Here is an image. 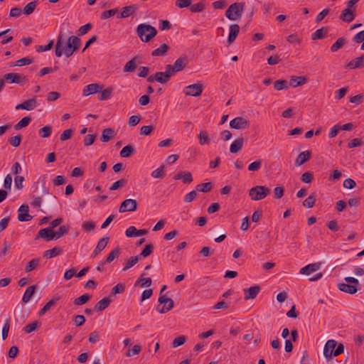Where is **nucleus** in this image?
Instances as JSON below:
<instances>
[{"label": "nucleus", "mask_w": 364, "mask_h": 364, "mask_svg": "<svg viewBox=\"0 0 364 364\" xmlns=\"http://www.w3.org/2000/svg\"><path fill=\"white\" fill-rule=\"evenodd\" d=\"M65 43V38L63 36L62 31H60L58 36L55 44V53L57 57H61L63 53L66 57L71 56L75 51L78 50L80 39L75 36H70L67 41L65 48H64Z\"/></svg>", "instance_id": "1"}, {"label": "nucleus", "mask_w": 364, "mask_h": 364, "mask_svg": "<svg viewBox=\"0 0 364 364\" xmlns=\"http://www.w3.org/2000/svg\"><path fill=\"white\" fill-rule=\"evenodd\" d=\"M136 32L143 42L150 41L157 34L155 27L146 23L139 24Z\"/></svg>", "instance_id": "2"}, {"label": "nucleus", "mask_w": 364, "mask_h": 364, "mask_svg": "<svg viewBox=\"0 0 364 364\" xmlns=\"http://www.w3.org/2000/svg\"><path fill=\"white\" fill-rule=\"evenodd\" d=\"M245 3L235 2L232 4L225 11V16L231 21H236L243 13Z\"/></svg>", "instance_id": "3"}, {"label": "nucleus", "mask_w": 364, "mask_h": 364, "mask_svg": "<svg viewBox=\"0 0 364 364\" xmlns=\"http://www.w3.org/2000/svg\"><path fill=\"white\" fill-rule=\"evenodd\" d=\"M270 189L264 186H256L249 190V196L252 200H260L270 194Z\"/></svg>", "instance_id": "4"}, {"label": "nucleus", "mask_w": 364, "mask_h": 364, "mask_svg": "<svg viewBox=\"0 0 364 364\" xmlns=\"http://www.w3.org/2000/svg\"><path fill=\"white\" fill-rule=\"evenodd\" d=\"M188 63V60L186 56L182 55L178 58L173 63V65H167V68L170 70L173 75L176 73L183 70Z\"/></svg>", "instance_id": "5"}, {"label": "nucleus", "mask_w": 364, "mask_h": 364, "mask_svg": "<svg viewBox=\"0 0 364 364\" xmlns=\"http://www.w3.org/2000/svg\"><path fill=\"white\" fill-rule=\"evenodd\" d=\"M158 301L160 304H164L161 308L158 306L156 309L160 314H165L174 306V301L171 298L167 297L166 294L160 295Z\"/></svg>", "instance_id": "6"}, {"label": "nucleus", "mask_w": 364, "mask_h": 364, "mask_svg": "<svg viewBox=\"0 0 364 364\" xmlns=\"http://www.w3.org/2000/svg\"><path fill=\"white\" fill-rule=\"evenodd\" d=\"M203 90V85L200 82H198L186 86L183 92L186 96L198 97L201 95Z\"/></svg>", "instance_id": "7"}, {"label": "nucleus", "mask_w": 364, "mask_h": 364, "mask_svg": "<svg viewBox=\"0 0 364 364\" xmlns=\"http://www.w3.org/2000/svg\"><path fill=\"white\" fill-rule=\"evenodd\" d=\"M230 127L232 129L243 130L250 127V122L246 118L237 117L230 122Z\"/></svg>", "instance_id": "8"}, {"label": "nucleus", "mask_w": 364, "mask_h": 364, "mask_svg": "<svg viewBox=\"0 0 364 364\" xmlns=\"http://www.w3.org/2000/svg\"><path fill=\"white\" fill-rule=\"evenodd\" d=\"M3 79L4 81L6 80L9 83H16L18 85H23L26 81V77L18 73H14L5 74Z\"/></svg>", "instance_id": "9"}, {"label": "nucleus", "mask_w": 364, "mask_h": 364, "mask_svg": "<svg viewBox=\"0 0 364 364\" xmlns=\"http://www.w3.org/2000/svg\"><path fill=\"white\" fill-rule=\"evenodd\" d=\"M137 209V203L134 199H126L120 205L119 213L135 211Z\"/></svg>", "instance_id": "10"}, {"label": "nucleus", "mask_w": 364, "mask_h": 364, "mask_svg": "<svg viewBox=\"0 0 364 364\" xmlns=\"http://www.w3.org/2000/svg\"><path fill=\"white\" fill-rule=\"evenodd\" d=\"M164 72H157L154 74V78L156 79V82H159L161 84H166L168 82L169 79L173 76V74L167 68V65H166Z\"/></svg>", "instance_id": "11"}, {"label": "nucleus", "mask_w": 364, "mask_h": 364, "mask_svg": "<svg viewBox=\"0 0 364 364\" xmlns=\"http://www.w3.org/2000/svg\"><path fill=\"white\" fill-rule=\"evenodd\" d=\"M29 207L28 205H21L18 208V220L20 222L30 221L33 217L28 214Z\"/></svg>", "instance_id": "12"}, {"label": "nucleus", "mask_w": 364, "mask_h": 364, "mask_svg": "<svg viewBox=\"0 0 364 364\" xmlns=\"http://www.w3.org/2000/svg\"><path fill=\"white\" fill-rule=\"evenodd\" d=\"M336 346V341L333 339L327 341L323 348V355L326 359H331L333 357V355H330V353L331 351H332V353L335 352Z\"/></svg>", "instance_id": "13"}, {"label": "nucleus", "mask_w": 364, "mask_h": 364, "mask_svg": "<svg viewBox=\"0 0 364 364\" xmlns=\"http://www.w3.org/2000/svg\"><path fill=\"white\" fill-rule=\"evenodd\" d=\"M311 157V152L310 151H304L301 152L296 157L294 165L298 167L303 165L308 161Z\"/></svg>", "instance_id": "14"}, {"label": "nucleus", "mask_w": 364, "mask_h": 364, "mask_svg": "<svg viewBox=\"0 0 364 364\" xmlns=\"http://www.w3.org/2000/svg\"><path fill=\"white\" fill-rule=\"evenodd\" d=\"M39 237L44 239L46 241H50L54 239L53 231L48 228L41 229L38 231L35 239L37 240Z\"/></svg>", "instance_id": "15"}, {"label": "nucleus", "mask_w": 364, "mask_h": 364, "mask_svg": "<svg viewBox=\"0 0 364 364\" xmlns=\"http://www.w3.org/2000/svg\"><path fill=\"white\" fill-rule=\"evenodd\" d=\"M147 232L146 229L137 230L134 226H130L127 229L125 235L128 237H133L146 235Z\"/></svg>", "instance_id": "16"}, {"label": "nucleus", "mask_w": 364, "mask_h": 364, "mask_svg": "<svg viewBox=\"0 0 364 364\" xmlns=\"http://www.w3.org/2000/svg\"><path fill=\"white\" fill-rule=\"evenodd\" d=\"M102 89V86L97 83L90 84L85 86L83 89V95L88 96L90 95L98 93Z\"/></svg>", "instance_id": "17"}, {"label": "nucleus", "mask_w": 364, "mask_h": 364, "mask_svg": "<svg viewBox=\"0 0 364 364\" xmlns=\"http://www.w3.org/2000/svg\"><path fill=\"white\" fill-rule=\"evenodd\" d=\"M260 287L259 286L251 287L248 289H245V300L253 299L257 297L259 293Z\"/></svg>", "instance_id": "18"}, {"label": "nucleus", "mask_w": 364, "mask_h": 364, "mask_svg": "<svg viewBox=\"0 0 364 364\" xmlns=\"http://www.w3.org/2000/svg\"><path fill=\"white\" fill-rule=\"evenodd\" d=\"M109 240V237H104L99 240L97 245L92 252V257H95L101 251H102L108 244Z\"/></svg>", "instance_id": "19"}, {"label": "nucleus", "mask_w": 364, "mask_h": 364, "mask_svg": "<svg viewBox=\"0 0 364 364\" xmlns=\"http://www.w3.org/2000/svg\"><path fill=\"white\" fill-rule=\"evenodd\" d=\"M363 67H364V53L361 56L355 58V59L352 60L347 65V68L349 69L361 68Z\"/></svg>", "instance_id": "20"}, {"label": "nucleus", "mask_w": 364, "mask_h": 364, "mask_svg": "<svg viewBox=\"0 0 364 364\" xmlns=\"http://www.w3.org/2000/svg\"><path fill=\"white\" fill-rule=\"evenodd\" d=\"M245 139L243 137L235 140L230 146V151L232 154H237L240 151L243 147Z\"/></svg>", "instance_id": "21"}, {"label": "nucleus", "mask_w": 364, "mask_h": 364, "mask_svg": "<svg viewBox=\"0 0 364 364\" xmlns=\"http://www.w3.org/2000/svg\"><path fill=\"white\" fill-rule=\"evenodd\" d=\"M338 286L339 290H341L343 292H346V293L353 294L358 291V287L355 284H348H348L341 283V284H338Z\"/></svg>", "instance_id": "22"}, {"label": "nucleus", "mask_w": 364, "mask_h": 364, "mask_svg": "<svg viewBox=\"0 0 364 364\" xmlns=\"http://www.w3.org/2000/svg\"><path fill=\"white\" fill-rule=\"evenodd\" d=\"M137 9V6L136 5H130L127 6L122 8L120 14L118 16L119 18H127L132 14H133Z\"/></svg>", "instance_id": "23"}, {"label": "nucleus", "mask_w": 364, "mask_h": 364, "mask_svg": "<svg viewBox=\"0 0 364 364\" xmlns=\"http://www.w3.org/2000/svg\"><path fill=\"white\" fill-rule=\"evenodd\" d=\"M240 32V26L238 24H232L230 26V32H229V36H228V43L230 44L232 43L237 36H238Z\"/></svg>", "instance_id": "24"}, {"label": "nucleus", "mask_w": 364, "mask_h": 364, "mask_svg": "<svg viewBox=\"0 0 364 364\" xmlns=\"http://www.w3.org/2000/svg\"><path fill=\"white\" fill-rule=\"evenodd\" d=\"M320 263H312L302 267L299 272L301 274L309 275L311 273L317 271L320 268Z\"/></svg>", "instance_id": "25"}, {"label": "nucleus", "mask_w": 364, "mask_h": 364, "mask_svg": "<svg viewBox=\"0 0 364 364\" xmlns=\"http://www.w3.org/2000/svg\"><path fill=\"white\" fill-rule=\"evenodd\" d=\"M110 303L111 299L109 298L104 297L95 305L94 309L97 312L102 311L107 308Z\"/></svg>", "instance_id": "26"}, {"label": "nucleus", "mask_w": 364, "mask_h": 364, "mask_svg": "<svg viewBox=\"0 0 364 364\" xmlns=\"http://www.w3.org/2000/svg\"><path fill=\"white\" fill-rule=\"evenodd\" d=\"M355 18V16H354V14H353V10H350V9H345L341 16H340V18L345 21V22H348V23H350L351 21H353Z\"/></svg>", "instance_id": "27"}, {"label": "nucleus", "mask_w": 364, "mask_h": 364, "mask_svg": "<svg viewBox=\"0 0 364 364\" xmlns=\"http://www.w3.org/2000/svg\"><path fill=\"white\" fill-rule=\"evenodd\" d=\"M137 63H138V58L137 57L133 58L132 60H130L125 64V65L123 68V71L124 73L134 72L136 68Z\"/></svg>", "instance_id": "28"}, {"label": "nucleus", "mask_w": 364, "mask_h": 364, "mask_svg": "<svg viewBox=\"0 0 364 364\" xmlns=\"http://www.w3.org/2000/svg\"><path fill=\"white\" fill-rule=\"evenodd\" d=\"M306 82V78L303 76H292L290 79L289 85L293 87L303 85Z\"/></svg>", "instance_id": "29"}, {"label": "nucleus", "mask_w": 364, "mask_h": 364, "mask_svg": "<svg viewBox=\"0 0 364 364\" xmlns=\"http://www.w3.org/2000/svg\"><path fill=\"white\" fill-rule=\"evenodd\" d=\"M62 252V249L60 247H55L53 249L48 250L43 252V257L47 259L55 257Z\"/></svg>", "instance_id": "30"}, {"label": "nucleus", "mask_w": 364, "mask_h": 364, "mask_svg": "<svg viewBox=\"0 0 364 364\" xmlns=\"http://www.w3.org/2000/svg\"><path fill=\"white\" fill-rule=\"evenodd\" d=\"M36 287L35 285L29 286L25 291L24 294L22 298V301L23 303H28L31 297L33 296Z\"/></svg>", "instance_id": "31"}, {"label": "nucleus", "mask_w": 364, "mask_h": 364, "mask_svg": "<svg viewBox=\"0 0 364 364\" xmlns=\"http://www.w3.org/2000/svg\"><path fill=\"white\" fill-rule=\"evenodd\" d=\"M169 47L166 43H163L159 48L154 50L151 53L152 56H164L166 54Z\"/></svg>", "instance_id": "32"}, {"label": "nucleus", "mask_w": 364, "mask_h": 364, "mask_svg": "<svg viewBox=\"0 0 364 364\" xmlns=\"http://www.w3.org/2000/svg\"><path fill=\"white\" fill-rule=\"evenodd\" d=\"M144 274H142L141 277L136 281L134 286H140L141 287H149L151 285L152 281L150 277L142 278Z\"/></svg>", "instance_id": "33"}, {"label": "nucleus", "mask_w": 364, "mask_h": 364, "mask_svg": "<svg viewBox=\"0 0 364 364\" xmlns=\"http://www.w3.org/2000/svg\"><path fill=\"white\" fill-rule=\"evenodd\" d=\"M199 144L201 146L208 145L210 143V138L207 131H200L198 134Z\"/></svg>", "instance_id": "34"}, {"label": "nucleus", "mask_w": 364, "mask_h": 364, "mask_svg": "<svg viewBox=\"0 0 364 364\" xmlns=\"http://www.w3.org/2000/svg\"><path fill=\"white\" fill-rule=\"evenodd\" d=\"M22 103L24 105L23 109L27 111L33 110L37 107L36 97L35 96L33 98L28 99Z\"/></svg>", "instance_id": "35"}, {"label": "nucleus", "mask_w": 364, "mask_h": 364, "mask_svg": "<svg viewBox=\"0 0 364 364\" xmlns=\"http://www.w3.org/2000/svg\"><path fill=\"white\" fill-rule=\"evenodd\" d=\"M58 301V298H54L51 300H50L48 302H47L44 306L39 311L38 314L39 316L44 315L48 311L50 310V309L55 306Z\"/></svg>", "instance_id": "36"}, {"label": "nucleus", "mask_w": 364, "mask_h": 364, "mask_svg": "<svg viewBox=\"0 0 364 364\" xmlns=\"http://www.w3.org/2000/svg\"><path fill=\"white\" fill-rule=\"evenodd\" d=\"M38 4V1H31L29 2L28 4H26L23 9V13L25 14V15H30L31 14L34 10L36 9L37 5Z\"/></svg>", "instance_id": "37"}, {"label": "nucleus", "mask_w": 364, "mask_h": 364, "mask_svg": "<svg viewBox=\"0 0 364 364\" xmlns=\"http://www.w3.org/2000/svg\"><path fill=\"white\" fill-rule=\"evenodd\" d=\"M328 33V28L326 27H322L319 29H317L313 34H312V39L316 40V39H323Z\"/></svg>", "instance_id": "38"}, {"label": "nucleus", "mask_w": 364, "mask_h": 364, "mask_svg": "<svg viewBox=\"0 0 364 364\" xmlns=\"http://www.w3.org/2000/svg\"><path fill=\"white\" fill-rule=\"evenodd\" d=\"M213 188V183L211 182L203 183L196 186V191L208 193Z\"/></svg>", "instance_id": "39"}, {"label": "nucleus", "mask_w": 364, "mask_h": 364, "mask_svg": "<svg viewBox=\"0 0 364 364\" xmlns=\"http://www.w3.org/2000/svg\"><path fill=\"white\" fill-rule=\"evenodd\" d=\"M114 131L112 128H106L103 129L101 140L103 142L109 141L113 136Z\"/></svg>", "instance_id": "40"}, {"label": "nucleus", "mask_w": 364, "mask_h": 364, "mask_svg": "<svg viewBox=\"0 0 364 364\" xmlns=\"http://www.w3.org/2000/svg\"><path fill=\"white\" fill-rule=\"evenodd\" d=\"M134 152V147L132 145H127L121 150L119 155L122 158H127L132 156Z\"/></svg>", "instance_id": "41"}, {"label": "nucleus", "mask_w": 364, "mask_h": 364, "mask_svg": "<svg viewBox=\"0 0 364 364\" xmlns=\"http://www.w3.org/2000/svg\"><path fill=\"white\" fill-rule=\"evenodd\" d=\"M31 121V117L26 116L23 117L14 126L16 130H19L23 127H27Z\"/></svg>", "instance_id": "42"}, {"label": "nucleus", "mask_w": 364, "mask_h": 364, "mask_svg": "<svg viewBox=\"0 0 364 364\" xmlns=\"http://www.w3.org/2000/svg\"><path fill=\"white\" fill-rule=\"evenodd\" d=\"M112 91L113 88L111 87H109L103 90H101L100 91V95L99 97V100L103 101L109 99L112 96Z\"/></svg>", "instance_id": "43"}, {"label": "nucleus", "mask_w": 364, "mask_h": 364, "mask_svg": "<svg viewBox=\"0 0 364 364\" xmlns=\"http://www.w3.org/2000/svg\"><path fill=\"white\" fill-rule=\"evenodd\" d=\"M139 256L131 257L125 263L122 269L123 271H127L134 265H135L139 260Z\"/></svg>", "instance_id": "44"}, {"label": "nucleus", "mask_w": 364, "mask_h": 364, "mask_svg": "<svg viewBox=\"0 0 364 364\" xmlns=\"http://www.w3.org/2000/svg\"><path fill=\"white\" fill-rule=\"evenodd\" d=\"M119 255H120V248L119 247H117L113 250H112L111 252L108 255L105 262H107V263L112 262L114 259L117 258L119 256Z\"/></svg>", "instance_id": "45"}, {"label": "nucleus", "mask_w": 364, "mask_h": 364, "mask_svg": "<svg viewBox=\"0 0 364 364\" xmlns=\"http://www.w3.org/2000/svg\"><path fill=\"white\" fill-rule=\"evenodd\" d=\"M205 9V4L204 1H200L195 4H191L190 7V10L193 13H199L202 12Z\"/></svg>", "instance_id": "46"}, {"label": "nucleus", "mask_w": 364, "mask_h": 364, "mask_svg": "<svg viewBox=\"0 0 364 364\" xmlns=\"http://www.w3.org/2000/svg\"><path fill=\"white\" fill-rule=\"evenodd\" d=\"M40 327V322L36 321L34 322L28 323L24 328L23 331L26 333H31L33 331H36Z\"/></svg>", "instance_id": "47"}, {"label": "nucleus", "mask_w": 364, "mask_h": 364, "mask_svg": "<svg viewBox=\"0 0 364 364\" xmlns=\"http://www.w3.org/2000/svg\"><path fill=\"white\" fill-rule=\"evenodd\" d=\"M69 231V227L65 225L60 226L56 232H53L54 239H58L62 236L67 235Z\"/></svg>", "instance_id": "48"}, {"label": "nucleus", "mask_w": 364, "mask_h": 364, "mask_svg": "<svg viewBox=\"0 0 364 364\" xmlns=\"http://www.w3.org/2000/svg\"><path fill=\"white\" fill-rule=\"evenodd\" d=\"M40 263V259L39 258H35L29 261L26 266L25 271L26 272H29L33 269H35Z\"/></svg>", "instance_id": "49"}, {"label": "nucleus", "mask_w": 364, "mask_h": 364, "mask_svg": "<svg viewBox=\"0 0 364 364\" xmlns=\"http://www.w3.org/2000/svg\"><path fill=\"white\" fill-rule=\"evenodd\" d=\"M289 82L284 80H277L274 84V87L276 90H283L287 89Z\"/></svg>", "instance_id": "50"}, {"label": "nucleus", "mask_w": 364, "mask_h": 364, "mask_svg": "<svg viewBox=\"0 0 364 364\" xmlns=\"http://www.w3.org/2000/svg\"><path fill=\"white\" fill-rule=\"evenodd\" d=\"M90 299V296L87 294H85L81 295L80 296L76 298L73 303L76 306H80L85 303H87Z\"/></svg>", "instance_id": "51"}, {"label": "nucleus", "mask_w": 364, "mask_h": 364, "mask_svg": "<svg viewBox=\"0 0 364 364\" xmlns=\"http://www.w3.org/2000/svg\"><path fill=\"white\" fill-rule=\"evenodd\" d=\"M164 171L165 166L161 165L160 167L152 171L151 175L154 178H163L165 176Z\"/></svg>", "instance_id": "52"}, {"label": "nucleus", "mask_w": 364, "mask_h": 364, "mask_svg": "<svg viewBox=\"0 0 364 364\" xmlns=\"http://www.w3.org/2000/svg\"><path fill=\"white\" fill-rule=\"evenodd\" d=\"M125 291V284L123 283H119L115 285L110 292V296H114L117 294L123 293Z\"/></svg>", "instance_id": "53"}, {"label": "nucleus", "mask_w": 364, "mask_h": 364, "mask_svg": "<svg viewBox=\"0 0 364 364\" xmlns=\"http://www.w3.org/2000/svg\"><path fill=\"white\" fill-rule=\"evenodd\" d=\"M153 250H154V245L152 244L146 245L144 248L143 249V250L141 252V253L138 256H139V258L141 257H146L152 253Z\"/></svg>", "instance_id": "54"}, {"label": "nucleus", "mask_w": 364, "mask_h": 364, "mask_svg": "<svg viewBox=\"0 0 364 364\" xmlns=\"http://www.w3.org/2000/svg\"><path fill=\"white\" fill-rule=\"evenodd\" d=\"M316 200V196L314 195H310L304 200L303 205L308 208H311L314 206Z\"/></svg>", "instance_id": "55"}, {"label": "nucleus", "mask_w": 364, "mask_h": 364, "mask_svg": "<svg viewBox=\"0 0 364 364\" xmlns=\"http://www.w3.org/2000/svg\"><path fill=\"white\" fill-rule=\"evenodd\" d=\"M346 40L343 38H339L337 41L331 46V50L336 52L341 48L345 44Z\"/></svg>", "instance_id": "56"}, {"label": "nucleus", "mask_w": 364, "mask_h": 364, "mask_svg": "<svg viewBox=\"0 0 364 364\" xmlns=\"http://www.w3.org/2000/svg\"><path fill=\"white\" fill-rule=\"evenodd\" d=\"M141 350V346L140 345H134L132 349H129L126 355L127 357H132L135 355L139 354Z\"/></svg>", "instance_id": "57"}, {"label": "nucleus", "mask_w": 364, "mask_h": 364, "mask_svg": "<svg viewBox=\"0 0 364 364\" xmlns=\"http://www.w3.org/2000/svg\"><path fill=\"white\" fill-rule=\"evenodd\" d=\"M127 182V179H124V178L118 180V181H115L114 183H112V185L109 187V190L115 191L119 188L124 187L126 185Z\"/></svg>", "instance_id": "58"}, {"label": "nucleus", "mask_w": 364, "mask_h": 364, "mask_svg": "<svg viewBox=\"0 0 364 364\" xmlns=\"http://www.w3.org/2000/svg\"><path fill=\"white\" fill-rule=\"evenodd\" d=\"M262 164V160H257V161L251 163L248 166V170L250 171H257L261 168Z\"/></svg>", "instance_id": "59"}, {"label": "nucleus", "mask_w": 364, "mask_h": 364, "mask_svg": "<svg viewBox=\"0 0 364 364\" xmlns=\"http://www.w3.org/2000/svg\"><path fill=\"white\" fill-rule=\"evenodd\" d=\"M52 128L50 126H45L39 130V134L43 138H48L50 136Z\"/></svg>", "instance_id": "60"}, {"label": "nucleus", "mask_w": 364, "mask_h": 364, "mask_svg": "<svg viewBox=\"0 0 364 364\" xmlns=\"http://www.w3.org/2000/svg\"><path fill=\"white\" fill-rule=\"evenodd\" d=\"M117 13H118L117 9H113L105 11L101 14V18L102 19H107V18H110L111 16H114Z\"/></svg>", "instance_id": "61"}, {"label": "nucleus", "mask_w": 364, "mask_h": 364, "mask_svg": "<svg viewBox=\"0 0 364 364\" xmlns=\"http://www.w3.org/2000/svg\"><path fill=\"white\" fill-rule=\"evenodd\" d=\"M192 0H176V6L180 9L191 7Z\"/></svg>", "instance_id": "62"}, {"label": "nucleus", "mask_w": 364, "mask_h": 364, "mask_svg": "<svg viewBox=\"0 0 364 364\" xmlns=\"http://www.w3.org/2000/svg\"><path fill=\"white\" fill-rule=\"evenodd\" d=\"M186 341V337L185 336H181L176 338L172 343L173 348L179 347L184 344Z\"/></svg>", "instance_id": "63"}, {"label": "nucleus", "mask_w": 364, "mask_h": 364, "mask_svg": "<svg viewBox=\"0 0 364 364\" xmlns=\"http://www.w3.org/2000/svg\"><path fill=\"white\" fill-rule=\"evenodd\" d=\"M92 28V24L88 23L80 27L77 30L78 36H83L86 34Z\"/></svg>", "instance_id": "64"}]
</instances>
